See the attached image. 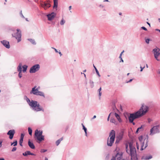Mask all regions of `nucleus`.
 <instances>
[{"instance_id": "obj_47", "label": "nucleus", "mask_w": 160, "mask_h": 160, "mask_svg": "<svg viewBox=\"0 0 160 160\" xmlns=\"http://www.w3.org/2000/svg\"><path fill=\"white\" fill-rule=\"evenodd\" d=\"M133 80V79H130L129 81H126V82L127 83H128L130 82H131Z\"/></svg>"}, {"instance_id": "obj_22", "label": "nucleus", "mask_w": 160, "mask_h": 160, "mask_svg": "<svg viewBox=\"0 0 160 160\" xmlns=\"http://www.w3.org/2000/svg\"><path fill=\"white\" fill-rule=\"evenodd\" d=\"M114 115H115V117L118 120V121L119 122H122V120L121 119L119 115L116 112L115 113Z\"/></svg>"}, {"instance_id": "obj_43", "label": "nucleus", "mask_w": 160, "mask_h": 160, "mask_svg": "<svg viewBox=\"0 0 160 160\" xmlns=\"http://www.w3.org/2000/svg\"><path fill=\"white\" fill-rule=\"evenodd\" d=\"M150 39L149 38H147L145 40V42L146 43L148 44L149 43Z\"/></svg>"}, {"instance_id": "obj_12", "label": "nucleus", "mask_w": 160, "mask_h": 160, "mask_svg": "<svg viewBox=\"0 0 160 160\" xmlns=\"http://www.w3.org/2000/svg\"><path fill=\"white\" fill-rule=\"evenodd\" d=\"M123 136V132H122L120 133L118 136L116 137L115 143H118L122 139Z\"/></svg>"}, {"instance_id": "obj_45", "label": "nucleus", "mask_w": 160, "mask_h": 160, "mask_svg": "<svg viewBox=\"0 0 160 160\" xmlns=\"http://www.w3.org/2000/svg\"><path fill=\"white\" fill-rule=\"evenodd\" d=\"M17 149V148L16 147H13L11 151L12 152H13L15 151Z\"/></svg>"}, {"instance_id": "obj_36", "label": "nucleus", "mask_w": 160, "mask_h": 160, "mask_svg": "<svg viewBox=\"0 0 160 160\" xmlns=\"http://www.w3.org/2000/svg\"><path fill=\"white\" fill-rule=\"evenodd\" d=\"M118 153H116V155L115 156H113L112 157V159L113 160H115L116 159V157L118 156Z\"/></svg>"}, {"instance_id": "obj_61", "label": "nucleus", "mask_w": 160, "mask_h": 160, "mask_svg": "<svg viewBox=\"0 0 160 160\" xmlns=\"http://www.w3.org/2000/svg\"><path fill=\"white\" fill-rule=\"evenodd\" d=\"M5 159L4 158H0V160H4Z\"/></svg>"}, {"instance_id": "obj_16", "label": "nucleus", "mask_w": 160, "mask_h": 160, "mask_svg": "<svg viewBox=\"0 0 160 160\" xmlns=\"http://www.w3.org/2000/svg\"><path fill=\"white\" fill-rule=\"evenodd\" d=\"M22 155L24 156H27L28 155H33L35 156L36 155L33 153L29 151H27L24 153H23L22 154Z\"/></svg>"}, {"instance_id": "obj_32", "label": "nucleus", "mask_w": 160, "mask_h": 160, "mask_svg": "<svg viewBox=\"0 0 160 160\" xmlns=\"http://www.w3.org/2000/svg\"><path fill=\"white\" fill-rule=\"evenodd\" d=\"M125 147H126V152L127 153H129V151L128 149V143H126L125 144Z\"/></svg>"}, {"instance_id": "obj_57", "label": "nucleus", "mask_w": 160, "mask_h": 160, "mask_svg": "<svg viewBox=\"0 0 160 160\" xmlns=\"http://www.w3.org/2000/svg\"><path fill=\"white\" fill-rule=\"evenodd\" d=\"M102 95V92H99V96L100 97Z\"/></svg>"}, {"instance_id": "obj_55", "label": "nucleus", "mask_w": 160, "mask_h": 160, "mask_svg": "<svg viewBox=\"0 0 160 160\" xmlns=\"http://www.w3.org/2000/svg\"><path fill=\"white\" fill-rule=\"evenodd\" d=\"M101 89H102L100 87L98 90V92H100L101 90Z\"/></svg>"}, {"instance_id": "obj_30", "label": "nucleus", "mask_w": 160, "mask_h": 160, "mask_svg": "<svg viewBox=\"0 0 160 160\" xmlns=\"http://www.w3.org/2000/svg\"><path fill=\"white\" fill-rule=\"evenodd\" d=\"M93 67H94V68H95V71H96L97 74V75L99 77H100L101 76H100V74H99V72L98 71V69H97V68L95 67V66L94 65V64L93 65Z\"/></svg>"}, {"instance_id": "obj_37", "label": "nucleus", "mask_w": 160, "mask_h": 160, "mask_svg": "<svg viewBox=\"0 0 160 160\" xmlns=\"http://www.w3.org/2000/svg\"><path fill=\"white\" fill-rule=\"evenodd\" d=\"M23 139H20V140H19V144H20V146H22V143L23 142Z\"/></svg>"}, {"instance_id": "obj_33", "label": "nucleus", "mask_w": 160, "mask_h": 160, "mask_svg": "<svg viewBox=\"0 0 160 160\" xmlns=\"http://www.w3.org/2000/svg\"><path fill=\"white\" fill-rule=\"evenodd\" d=\"M110 122L115 124L116 122V120L114 118L112 117L110 119Z\"/></svg>"}, {"instance_id": "obj_2", "label": "nucleus", "mask_w": 160, "mask_h": 160, "mask_svg": "<svg viewBox=\"0 0 160 160\" xmlns=\"http://www.w3.org/2000/svg\"><path fill=\"white\" fill-rule=\"evenodd\" d=\"M25 97L27 98L26 100L29 105L32 107L33 109L36 112L41 111L43 112L44 111V109L40 107V104L39 103H38L37 101L33 100H32L30 101V99L28 98L26 96H25Z\"/></svg>"}, {"instance_id": "obj_29", "label": "nucleus", "mask_w": 160, "mask_h": 160, "mask_svg": "<svg viewBox=\"0 0 160 160\" xmlns=\"http://www.w3.org/2000/svg\"><path fill=\"white\" fill-rule=\"evenodd\" d=\"M17 141L16 140H15L13 142H11V145H13L14 146H16L17 145Z\"/></svg>"}, {"instance_id": "obj_51", "label": "nucleus", "mask_w": 160, "mask_h": 160, "mask_svg": "<svg viewBox=\"0 0 160 160\" xmlns=\"http://www.w3.org/2000/svg\"><path fill=\"white\" fill-rule=\"evenodd\" d=\"M52 48L55 51V52H56L58 53V50H57V49H56V48Z\"/></svg>"}, {"instance_id": "obj_23", "label": "nucleus", "mask_w": 160, "mask_h": 160, "mask_svg": "<svg viewBox=\"0 0 160 160\" xmlns=\"http://www.w3.org/2000/svg\"><path fill=\"white\" fill-rule=\"evenodd\" d=\"M58 6V0H54L53 8H57Z\"/></svg>"}, {"instance_id": "obj_7", "label": "nucleus", "mask_w": 160, "mask_h": 160, "mask_svg": "<svg viewBox=\"0 0 160 160\" xmlns=\"http://www.w3.org/2000/svg\"><path fill=\"white\" fill-rule=\"evenodd\" d=\"M17 32L12 34V36L17 40L18 42L21 41V32L19 29H17Z\"/></svg>"}, {"instance_id": "obj_60", "label": "nucleus", "mask_w": 160, "mask_h": 160, "mask_svg": "<svg viewBox=\"0 0 160 160\" xmlns=\"http://www.w3.org/2000/svg\"><path fill=\"white\" fill-rule=\"evenodd\" d=\"M96 115H94L93 117L92 118V119H94L95 118H96Z\"/></svg>"}, {"instance_id": "obj_1", "label": "nucleus", "mask_w": 160, "mask_h": 160, "mask_svg": "<svg viewBox=\"0 0 160 160\" xmlns=\"http://www.w3.org/2000/svg\"><path fill=\"white\" fill-rule=\"evenodd\" d=\"M148 108L147 106H144L143 105L140 108L137 112L130 113L129 116L128 117L129 122L132 123L133 125H135V123L133 122V121L137 118H138L143 115H145L148 111Z\"/></svg>"}, {"instance_id": "obj_62", "label": "nucleus", "mask_w": 160, "mask_h": 160, "mask_svg": "<svg viewBox=\"0 0 160 160\" xmlns=\"http://www.w3.org/2000/svg\"><path fill=\"white\" fill-rule=\"evenodd\" d=\"M72 8V6H70L69 7V10H70Z\"/></svg>"}, {"instance_id": "obj_49", "label": "nucleus", "mask_w": 160, "mask_h": 160, "mask_svg": "<svg viewBox=\"0 0 160 160\" xmlns=\"http://www.w3.org/2000/svg\"><path fill=\"white\" fill-rule=\"evenodd\" d=\"M145 68V67L144 66L143 67H142L141 66H140V68L141 69H140V72H142L143 70V69Z\"/></svg>"}, {"instance_id": "obj_10", "label": "nucleus", "mask_w": 160, "mask_h": 160, "mask_svg": "<svg viewBox=\"0 0 160 160\" xmlns=\"http://www.w3.org/2000/svg\"><path fill=\"white\" fill-rule=\"evenodd\" d=\"M152 52L154 54L155 58L157 61H159L158 57L160 54V49L156 47L153 49Z\"/></svg>"}, {"instance_id": "obj_13", "label": "nucleus", "mask_w": 160, "mask_h": 160, "mask_svg": "<svg viewBox=\"0 0 160 160\" xmlns=\"http://www.w3.org/2000/svg\"><path fill=\"white\" fill-rule=\"evenodd\" d=\"M56 16V13L53 12L47 15V16L49 21H51Z\"/></svg>"}, {"instance_id": "obj_34", "label": "nucleus", "mask_w": 160, "mask_h": 160, "mask_svg": "<svg viewBox=\"0 0 160 160\" xmlns=\"http://www.w3.org/2000/svg\"><path fill=\"white\" fill-rule=\"evenodd\" d=\"M65 21L63 18L62 19L61 21L60 22V24L61 25H63L65 23Z\"/></svg>"}, {"instance_id": "obj_52", "label": "nucleus", "mask_w": 160, "mask_h": 160, "mask_svg": "<svg viewBox=\"0 0 160 160\" xmlns=\"http://www.w3.org/2000/svg\"><path fill=\"white\" fill-rule=\"evenodd\" d=\"M136 145H137V149H138L139 148V146L137 142L136 143Z\"/></svg>"}, {"instance_id": "obj_54", "label": "nucleus", "mask_w": 160, "mask_h": 160, "mask_svg": "<svg viewBox=\"0 0 160 160\" xmlns=\"http://www.w3.org/2000/svg\"><path fill=\"white\" fill-rule=\"evenodd\" d=\"M2 141H0V148L2 146Z\"/></svg>"}, {"instance_id": "obj_8", "label": "nucleus", "mask_w": 160, "mask_h": 160, "mask_svg": "<svg viewBox=\"0 0 160 160\" xmlns=\"http://www.w3.org/2000/svg\"><path fill=\"white\" fill-rule=\"evenodd\" d=\"M40 66L39 64H36L32 66L29 70V72L31 73H34L39 70Z\"/></svg>"}, {"instance_id": "obj_40", "label": "nucleus", "mask_w": 160, "mask_h": 160, "mask_svg": "<svg viewBox=\"0 0 160 160\" xmlns=\"http://www.w3.org/2000/svg\"><path fill=\"white\" fill-rule=\"evenodd\" d=\"M148 138H147V139L146 140V143L145 144V147H144V149H145L148 146Z\"/></svg>"}, {"instance_id": "obj_9", "label": "nucleus", "mask_w": 160, "mask_h": 160, "mask_svg": "<svg viewBox=\"0 0 160 160\" xmlns=\"http://www.w3.org/2000/svg\"><path fill=\"white\" fill-rule=\"evenodd\" d=\"M159 125H158L153 126L151 129L150 131V135H153L156 133H159L160 131L159 129Z\"/></svg>"}, {"instance_id": "obj_18", "label": "nucleus", "mask_w": 160, "mask_h": 160, "mask_svg": "<svg viewBox=\"0 0 160 160\" xmlns=\"http://www.w3.org/2000/svg\"><path fill=\"white\" fill-rule=\"evenodd\" d=\"M28 144L30 148L32 149H34L35 148V145L33 142H31L30 140L29 139L28 142Z\"/></svg>"}, {"instance_id": "obj_35", "label": "nucleus", "mask_w": 160, "mask_h": 160, "mask_svg": "<svg viewBox=\"0 0 160 160\" xmlns=\"http://www.w3.org/2000/svg\"><path fill=\"white\" fill-rule=\"evenodd\" d=\"M144 142H143L142 143V144L141 146V148L140 149V150L141 151L143 150L144 149V148H143V147L144 146Z\"/></svg>"}, {"instance_id": "obj_3", "label": "nucleus", "mask_w": 160, "mask_h": 160, "mask_svg": "<svg viewBox=\"0 0 160 160\" xmlns=\"http://www.w3.org/2000/svg\"><path fill=\"white\" fill-rule=\"evenodd\" d=\"M128 144L130 148V155L131 156V160H137L138 159L137 156L136 150L133 146V143L129 142Z\"/></svg>"}, {"instance_id": "obj_48", "label": "nucleus", "mask_w": 160, "mask_h": 160, "mask_svg": "<svg viewBox=\"0 0 160 160\" xmlns=\"http://www.w3.org/2000/svg\"><path fill=\"white\" fill-rule=\"evenodd\" d=\"M112 108L113 110H115L116 109V108L115 106V104H113V106L112 107Z\"/></svg>"}, {"instance_id": "obj_4", "label": "nucleus", "mask_w": 160, "mask_h": 160, "mask_svg": "<svg viewBox=\"0 0 160 160\" xmlns=\"http://www.w3.org/2000/svg\"><path fill=\"white\" fill-rule=\"evenodd\" d=\"M109 137H110L109 142V138H108L107 140V144L108 146L111 147L114 142L115 138V132L114 130H112L111 131L109 134Z\"/></svg>"}, {"instance_id": "obj_24", "label": "nucleus", "mask_w": 160, "mask_h": 160, "mask_svg": "<svg viewBox=\"0 0 160 160\" xmlns=\"http://www.w3.org/2000/svg\"><path fill=\"white\" fill-rule=\"evenodd\" d=\"M63 140V138H60L59 139H58V140H57L56 142V145L58 146L59 145V144L61 142L62 140Z\"/></svg>"}, {"instance_id": "obj_58", "label": "nucleus", "mask_w": 160, "mask_h": 160, "mask_svg": "<svg viewBox=\"0 0 160 160\" xmlns=\"http://www.w3.org/2000/svg\"><path fill=\"white\" fill-rule=\"evenodd\" d=\"M155 31H158L159 32H160V29H155Z\"/></svg>"}, {"instance_id": "obj_46", "label": "nucleus", "mask_w": 160, "mask_h": 160, "mask_svg": "<svg viewBox=\"0 0 160 160\" xmlns=\"http://www.w3.org/2000/svg\"><path fill=\"white\" fill-rule=\"evenodd\" d=\"M141 28L145 31H147V29L144 26L141 27Z\"/></svg>"}, {"instance_id": "obj_15", "label": "nucleus", "mask_w": 160, "mask_h": 160, "mask_svg": "<svg viewBox=\"0 0 160 160\" xmlns=\"http://www.w3.org/2000/svg\"><path fill=\"white\" fill-rule=\"evenodd\" d=\"M41 5L42 7L45 10H46L48 8L50 7L51 5L49 3L44 2V3H41Z\"/></svg>"}, {"instance_id": "obj_21", "label": "nucleus", "mask_w": 160, "mask_h": 160, "mask_svg": "<svg viewBox=\"0 0 160 160\" xmlns=\"http://www.w3.org/2000/svg\"><path fill=\"white\" fill-rule=\"evenodd\" d=\"M22 64L21 63H19L18 66L17 67V71L18 72H22Z\"/></svg>"}, {"instance_id": "obj_28", "label": "nucleus", "mask_w": 160, "mask_h": 160, "mask_svg": "<svg viewBox=\"0 0 160 160\" xmlns=\"http://www.w3.org/2000/svg\"><path fill=\"white\" fill-rule=\"evenodd\" d=\"M124 52V50H123L121 53L120 54V56H119V58L120 59V62H123V60L122 59V54Z\"/></svg>"}, {"instance_id": "obj_25", "label": "nucleus", "mask_w": 160, "mask_h": 160, "mask_svg": "<svg viewBox=\"0 0 160 160\" xmlns=\"http://www.w3.org/2000/svg\"><path fill=\"white\" fill-rule=\"evenodd\" d=\"M28 67V66L26 65H24L22 66V68H23L22 71L23 72H26L27 69Z\"/></svg>"}, {"instance_id": "obj_39", "label": "nucleus", "mask_w": 160, "mask_h": 160, "mask_svg": "<svg viewBox=\"0 0 160 160\" xmlns=\"http://www.w3.org/2000/svg\"><path fill=\"white\" fill-rule=\"evenodd\" d=\"M20 16H21V17L22 18H25V17H24V16L22 14V11L21 10L20 12Z\"/></svg>"}, {"instance_id": "obj_56", "label": "nucleus", "mask_w": 160, "mask_h": 160, "mask_svg": "<svg viewBox=\"0 0 160 160\" xmlns=\"http://www.w3.org/2000/svg\"><path fill=\"white\" fill-rule=\"evenodd\" d=\"M99 6L100 7H102V8H103L104 7V6L102 5H101V4H100L99 5Z\"/></svg>"}, {"instance_id": "obj_59", "label": "nucleus", "mask_w": 160, "mask_h": 160, "mask_svg": "<svg viewBox=\"0 0 160 160\" xmlns=\"http://www.w3.org/2000/svg\"><path fill=\"white\" fill-rule=\"evenodd\" d=\"M58 52L61 56L62 55V54L61 53V52Z\"/></svg>"}, {"instance_id": "obj_63", "label": "nucleus", "mask_w": 160, "mask_h": 160, "mask_svg": "<svg viewBox=\"0 0 160 160\" xmlns=\"http://www.w3.org/2000/svg\"><path fill=\"white\" fill-rule=\"evenodd\" d=\"M109 154H108L107 155V156H106V158H108L109 157Z\"/></svg>"}, {"instance_id": "obj_6", "label": "nucleus", "mask_w": 160, "mask_h": 160, "mask_svg": "<svg viewBox=\"0 0 160 160\" xmlns=\"http://www.w3.org/2000/svg\"><path fill=\"white\" fill-rule=\"evenodd\" d=\"M36 86H35L32 88V90L30 92V94L32 93L37 96H40L45 98L44 93L42 91H38V88H36Z\"/></svg>"}, {"instance_id": "obj_27", "label": "nucleus", "mask_w": 160, "mask_h": 160, "mask_svg": "<svg viewBox=\"0 0 160 160\" xmlns=\"http://www.w3.org/2000/svg\"><path fill=\"white\" fill-rule=\"evenodd\" d=\"M28 40L30 42H31L32 44L33 45H35L36 44L35 41V40L33 39L28 38Z\"/></svg>"}, {"instance_id": "obj_5", "label": "nucleus", "mask_w": 160, "mask_h": 160, "mask_svg": "<svg viewBox=\"0 0 160 160\" xmlns=\"http://www.w3.org/2000/svg\"><path fill=\"white\" fill-rule=\"evenodd\" d=\"M42 131L37 129L35 131L34 138L38 140V142L40 143L44 139V136L42 135Z\"/></svg>"}, {"instance_id": "obj_26", "label": "nucleus", "mask_w": 160, "mask_h": 160, "mask_svg": "<svg viewBox=\"0 0 160 160\" xmlns=\"http://www.w3.org/2000/svg\"><path fill=\"white\" fill-rule=\"evenodd\" d=\"M89 83L91 88H92L94 87V82L91 79L89 80Z\"/></svg>"}, {"instance_id": "obj_17", "label": "nucleus", "mask_w": 160, "mask_h": 160, "mask_svg": "<svg viewBox=\"0 0 160 160\" xmlns=\"http://www.w3.org/2000/svg\"><path fill=\"white\" fill-rule=\"evenodd\" d=\"M117 153H118V156L117 157V158L116 159L117 160H121L122 158V156H123V153L122 152H121V153H119V152L117 151Z\"/></svg>"}, {"instance_id": "obj_44", "label": "nucleus", "mask_w": 160, "mask_h": 160, "mask_svg": "<svg viewBox=\"0 0 160 160\" xmlns=\"http://www.w3.org/2000/svg\"><path fill=\"white\" fill-rule=\"evenodd\" d=\"M46 151H47V149H42L41 150V152L42 153H43L45 152Z\"/></svg>"}, {"instance_id": "obj_11", "label": "nucleus", "mask_w": 160, "mask_h": 160, "mask_svg": "<svg viewBox=\"0 0 160 160\" xmlns=\"http://www.w3.org/2000/svg\"><path fill=\"white\" fill-rule=\"evenodd\" d=\"M15 133V131L14 129L10 130H9L7 133V134L9 136V138L11 140L12 139L14 136V134Z\"/></svg>"}, {"instance_id": "obj_20", "label": "nucleus", "mask_w": 160, "mask_h": 160, "mask_svg": "<svg viewBox=\"0 0 160 160\" xmlns=\"http://www.w3.org/2000/svg\"><path fill=\"white\" fill-rule=\"evenodd\" d=\"M152 158V156L151 155L146 156H143L142 158V159L149 160Z\"/></svg>"}, {"instance_id": "obj_41", "label": "nucleus", "mask_w": 160, "mask_h": 160, "mask_svg": "<svg viewBox=\"0 0 160 160\" xmlns=\"http://www.w3.org/2000/svg\"><path fill=\"white\" fill-rule=\"evenodd\" d=\"M24 136V134L22 133H21V137H20V139H23V140Z\"/></svg>"}, {"instance_id": "obj_19", "label": "nucleus", "mask_w": 160, "mask_h": 160, "mask_svg": "<svg viewBox=\"0 0 160 160\" xmlns=\"http://www.w3.org/2000/svg\"><path fill=\"white\" fill-rule=\"evenodd\" d=\"M144 127V125H142L140 127L138 128L137 130H136L135 133H138L139 132H140V131H142L143 130V128Z\"/></svg>"}, {"instance_id": "obj_14", "label": "nucleus", "mask_w": 160, "mask_h": 160, "mask_svg": "<svg viewBox=\"0 0 160 160\" xmlns=\"http://www.w3.org/2000/svg\"><path fill=\"white\" fill-rule=\"evenodd\" d=\"M1 43L6 48L9 49L10 48L9 43L8 41L6 40H3L1 41Z\"/></svg>"}, {"instance_id": "obj_64", "label": "nucleus", "mask_w": 160, "mask_h": 160, "mask_svg": "<svg viewBox=\"0 0 160 160\" xmlns=\"http://www.w3.org/2000/svg\"><path fill=\"white\" fill-rule=\"evenodd\" d=\"M82 125L83 128H85V127L83 125V124L82 123Z\"/></svg>"}, {"instance_id": "obj_42", "label": "nucleus", "mask_w": 160, "mask_h": 160, "mask_svg": "<svg viewBox=\"0 0 160 160\" xmlns=\"http://www.w3.org/2000/svg\"><path fill=\"white\" fill-rule=\"evenodd\" d=\"M18 76L20 78H21L22 77V72H19Z\"/></svg>"}, {"instance_id": "obj_53", "label": "nucleus", "mask_w": 160, "mask_h": 160, "mask_svg": "<svg viewBox=\"0 0 160 160\" xmlns=\"http://www.w3.org/2000/svg\"><path fill=\"white\" fill-rule=\"evenodd\" d=\"M85 132H87V129L86 128H83Z\"/></svg>"}, {"instance_id": "obj_38", "label": "nucleus", "mask_w": 160, "mask_h": 160, "mask_svg": "<svg viewBox=\"0 0 160 160\" xmlns=\"http://www.w3.org/2000/svg\"><path fill=\"white\" fill-rule=\"evenodd\" d=\"M138 139H139V141L141 142H142V139H143V137H142V136H141L139 137Z\"/></svg>"}, {"instance_id": "obj_50", "label": "nucleus", "mask_w": 160, "mask_h": 160, "mask_svg": "<svg viewBox=\"0 0 160 160\" xmlns=\"http://www.w3.org/2000/svg\"><path fill=\"white\" fill-rule=\"evenodd\" d=\"M111 114V113H110L109 114V115L108 116V118H107V121H108L109 120V118H110V116Z\"/></svg>"}, {"instance_id": "obj_31", "label": "nucleus", "mask_w": 160, "mask_h": 160, "mask_svg": "<svg viewBox=\"0 0 160 160\" xmlns=\"http://www.w3.org/2000/svg\"><path fill=\"white\" fill-rule=\"evenodd\" d=\"M28 133L30 135H32V130L31 128L30 127H28Z\"/></svg>"}]
</instances>
